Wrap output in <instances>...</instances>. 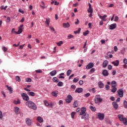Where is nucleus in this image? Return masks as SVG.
<instances>
[{
  "label": "nucleus",
  "instance_id": "nucleus-1",
  "mask_svg": "<svg viewBox=\"0 0 127 127\" xmlns=\"http://www.w3.org/2000/svg\"><path fill=\"white\" fill-rule=\"evenodd\" d=\"M26 105L27 107H28L30 109H32V110H36L37 109V107H36V105L35 103L31 101H28L26 103Z\"/></svg>",
  "mask_w": 127,
  "mask_h": 127
},
{
  "label": "nucleus",
  "instance_id": "nucleus-2",
  "mask_svg": "<svg viewBox=\"0 0 127 127\" xmlns=\"http://www.w3.org/2000/svg\"><path fill=\"white\" fill-rule=\"evenodd\" d=\"M118 117L120 121L123 122L124 125H125V126H127V120L126 118H124V116H123V115H118Z\"/></svg>",
  "mask_w": 127,
  "mask_h": 127
},
{
  "label": "nucleus",
  "instance_id": "nucleus-3",
  "mask_svg": "<svg viewBox=\"0 0 127 127\" xmlns=\"http://www.w3.org/2000/svg\"><path fill=\"white\" fill-rule=\"evenodd\" d=\"M94 102L95 104H99V103H102V102H103V99L101 98V96H100V95H97L95 97Z\"/></svg>",
  "mask_w": 127,
  "mask_h": 127
},
{
  "label": "nucleus",
  "instance_id": "nucleus-4",
  "mask_svg": "<svg viewBox=\"0 0 127 127\" xmlns=\"http://www.w3.org/2000/svg\"><path fill=\"white\" fill-rule=\"evenodd\" d=\"M21 96L23 98V99L26 102H28L29 101V96L26 94V93H23L21 94Z\"/></svg>",
  "mask_w": 127,
  "mask_h": 127
},
{
  "label": "nucleus",
  "instance_id": "nucleus-5",
  "mask_svg": "<svg viewBox=\"0 0 127 127\" xmlns=\"http://www.w3.org/2000/svg\"><path fill=\"white\" fill-rule=\"evenodd\" d=\"M86 111L87 109L85 107H82L80 109V112L79 113V116H83L86 114Z\"/></svg>",
  "mask_w": 127,
  "mask_h": 127
},
{
  "label": "nucleus",
  "instance_id": "nucleus-6",
  "mask_svg": "<svg viewBox=\"0 0 127 127\" xmlns=\"http://www.w3.org/2000/svg\"><path fill=\"white\" fill-rule=\"evenodd\" d=\"M105 118V115L103 113H98L97 119H99L100 121H103Z\"/></svg>",
  "mask_w": 127,
  "mask_h": 127
},
{
  "label": "nucleus",
  "instance_id": "nucleus-7",
  "mask_svg": "<svg viewBox=\"0 0 127 127\" xmlns=\"http://www.w3.org/2000/svg\"><path fill=\"white\" fill-rule=\"evenodd\" d=\"M67 99H65V101L67 103V104H70L71 102H72V96L68 95L67 97Z\"/></svg>",
  "mask_w": 127,
  "mask_h": 127
},
{
  "label": "nucleus",
  "instance_id": "nucleus-8",
  "mask_svg": "<svg viewBox=\"0 0 127 127\" xmlns=\"http://www.w3.org/2000/svg\"><path fill=\"white\" fill-rule=\"evenodd\" d=\"M118 94L119 96V97H120V98H122V97H124V91L123 90V89H119L118 91Z\"/></svg>",
  "mask_w": 127,
  "mask_h": 127
},
{
  "label": "nucleus",
  "instance_id": "nucleus-9",
  "mask_svg": "<svg viewBox=\"0 0 127 127\" xmlns=\"http://www.w3.org/2000/svg\"><path fill=\"white\" fill-rule=\"evenodd\" d=\"M99 17L102 19V21H107V19L106 18L107 17V15L105 14L104 16H101V15H98Z\"/></svg>",
  "mask_w": 127,
  "mask_h": 127
},
{
  "label": "nucleus",
  "instance_id": "nucleus-10",
  "mask_svg": "<svg viewBox=\"0 0 127 127\" xmlns=\"http://www.w3.org/2000/svg\"><path fill=\"white\" fill-rule=\"evenodd\" d=\"M25 121H26V124L27 125V126H31V123H32L31 119L28 118L26 119Z\"/></svg>",
  "mask_w": 127,
  "mask_h": 127
},
{
  "label": "nucleus",
  "instance_id": "nucleus-11",
  "mask_svg": "<svg viewBox=\"0 0 127 127\" xmlns=\"http://www.w3.org/2000/svg\"><path fill=\"white\" fill-rule=\"evenodd\" d=\"M116 27H117V24L114 23L110 25L109 29H110L111 30H113L114 29H115Z\"/></svg>",
  "mask_w": 127,
  "mask_h": 127
},
{
  "label": "nucleus",
  "instance_id": "nucleus-12",
  "mask_svg": "<svg viewBox=\"0 0 127 127\" xmlns=\"http://www.w3.org/2000/svg\"><path fill=\"white\" fill-rule=\"evenodd\" d=\"M22 27H23V25H21L19 27L18 31L16 32V34H20L22 32Z\"/></svg>",
  "mask_w": 127,
  "mask_h": 127
},
{
  "label": "nucleus",
  "instance_id": "nucleus-13",
  "mask_svg": "<svg viewBox=\"0 0 127 127\" xmlns=\"http://www.w3.org/2000/svg\"><path fill=\"white\" fill-rule=\"evenodd\" d=\"M112 106H113L114 108H115V110H118V109L119 108V105L116 102H113L112 103Z\"/></svg>",
  "mask_w": 127,
  "mask_h": 127
},
{
  "label": "nucleus",
  "instance_id": "nucleus-14",
  "mask_svg": "<svg viewBox=\"0 0 127 127\" xmlns=\"http://www.w3.org/2000/svg\"><path fill=\"white\" fill-rule=\"evenodd\" d=\"M81 119H84V120H89V115L88 114H84L82 117H81Z\"/></svg>",
  "mask_w": 127,
  "mask_h": 127
},
{
  "label": "nucleus",
  "instance_id": "nucleus-15",
  "mask_svg": "<svg viewBox=\"0 0 127 127\" xmlns=\"http://www.w3.org/2000/svg\"><path fill=\"white\" fill-rule=\"evenodd\" d=\"M93 67H94V64H93V63H90L86 66V68L89 69H91V68H93Z\"/></svg>",
  "mask_w": 127,
  "mask_h": 127
},
{
  "label": "nucleus",
  "instance_id": "nucleus-16",
  "mask_svg": "<svg viewBox=\"0 0 127 127\" xmlns=\"http://www.w3.org/2000/svg\"><path fill=\"white\" fill-rule=\"evenodd\" d=\"M6 88H7V90L9 91V94H12V92L13 89L11 86H8V85H6Z\"/></svg>",
  "mask_w": 127,
  "mask_h": 127
},
{
  "label": "nucleus",
  "instance_id": "nucleus-17",
  "mask_svg": "<svg viewBox=\"0 0 127 127\" xmlns=\"http://www.w3.org/2000/svg\"><path fill=\"white\" fill-rule=\"evenodd\" d=\"M83 92V88H78L75 90V93H78V94H80V93H82Z\"/></svg>",
  "mask_w": 127,
  "mask_h": 127
},
{
  "label": "nucleus",
  "instance_id": "nucleus-18",
  "mask_svg": "<svg viewBox=\"0 0 127 127\" xmlns=\"http://www.w3.org/2000/svg\"><path fill=\"white\" fill-rule=\"evenodd\" d=\"M112 64H113L114 66H118L120 64V61H119V60H116L115 61L112 62Z\"/></svg>",
  "mask_w": 127,
  "mask_h": 127
},
{
  "label": "nucleus",
  "instance_id": "nucleus-19",
  "mask_svg": "<svg viewBox=\"0 0 127 127\" xmlns=\"http://www.w3.org/2000/svg\"><path fill=\"white\" fill-rule=\"evenodd\" d=\"M108 64H109V62L108 61H104L102 64V66L103 68H106L107 66H108Z\"/></svg>",
  "mask_w": 127,
  "mask_h": 127
},
{
  "label": "nucleus",
  "instance_id": "nucleus-20",
  "mask_svg": "<svg viewBox=\"0 0 127 127\" xmlns=\"http://www.w3.org/2000/svg\"><path fill=\"white\" fill-rule=\"evenodd\" d=\"M102 75L105 76H109V72L107 70L105 69L102 72Z\"/></svg>",
  "mask_w": 127,
  "mask_h": 127
},
{
  "label": "nucleus",
  "instance_id": "nucleus-21",
  "mask_svg": "<svg viewBox=\"0 0 127 127\" xmlns=\"http://www.w3.org/2000/svg\"><path fill=\"white\" fill-rule=\"evenodd\" d=\"M56 74H57V71H56V70H54L52 71L51 72H50V75H51V76H55Z\"/></svg>",
  "mask_w": 127,
  "mask_h": 127
},
{
  "label": "nucleus",
  "instance_id": "nucleus-22",
  "mask_svg": "<svg viewBox=\"0 0 127 127\" xmlns=\"http://www.w3.org/2000/svg\"><path fill=\"white\" fill-rule=\"evenodd\" d=\"M52 95L53 96V97H55V98H57V96L58 95V91H53L52 93Z\"/></svg>",
  "mask_w": 127,
  "mask_h": 127
},
{
  "label": "nucleus",
  "instance_id": "nucleus-23",
  "mask_svg": "<svg viewBox=\"0 0 127 127\" xmlns=\"http://www.w3.org/2000/svg\"><path fill=\"white\" fill-rule=\"evenodd\" d=\"M112 88L117 87V82L116 81H113L111 82Z\"/></svg>",
  "mask_w": 127,
  "mask_h": 127
},
{
  "label": "nucleus",
  "instance_id": "nucleus-24",
  "mask_svg": "<svg viewBox=\"0 0 127 127\" xmlns=\"http://www.w3.org/2000/svg\"><path fill=\"white\" fill-rule=\"evenodd\" d=\"M100 89H103L104 88V83L102 81H99L98 83Z\"/></svg>",
  "mask_w": 127,
  "mask_h": 127
},
{
  "label": "nucleus",
  "instance_id": "nucleus-25",
  "mask_svg": "<svg viewBox=\"0 0 127 127\" xmlns=\"http://www.w3.org/2000/svg\"><path fill=\"white\" fill-rule=\"evenodd\" d=\"M63 25L65 28H68V27H70V24L69 23V22H67L66 23H63Z\"/></svg>",
  "mask_w": 127,
  "mask_h": 127
},
{
  "label": "nucleus",
  "instance_id": "nucleus-26",
  "mask_svg": "<svg viewBox=\"0 0 127 127\" xmlns=\"http://www.w3.org/2000/svg\"><path fill=\"white\" fill-rule=\"evenodd\" d=\"M37 120L38 121V122H39V123H43V118L40 116L37 117Z\"/></svg>",
  "mask_w": 127,
  "mask_h": 127
},
{
  "label": "nucleus",
  "instance_id": "nucleus-27",
  "mask_svg": "<svg viewBox=\"0 0 127 127\" xmlns=\"http://www.w3.org/2000/svg\"><path fill=\"white\" fill-rule=\"evenodd\" d=\"M19 111V108L17 107H14V112L16 114V115H18V111Z\"/></svg>",
  "mask_w": 127,
  "mask_h": 127
},
{
  "label": "nucleus",
  "instance_id": "nucleus-28",
  "mask_svg": "<svg viewBox=\"0 0 127 127\" xmlns=\"http://www.w3.org/2000/svg\"><path fill=\"white\" fill-rule=\"evenodd\" d=\"M28 95L29 96H31V97H34V96H35V93L32 91H31V92H28Z\"/></svg>",
  "mask_w": 127,
  "mask_h": 127
},
{
  "label": "nucleus",
  "instance_id": "nucleus-29",
  "mask_svg": "<svg viewBox=\"0 0 127 127\" xmlns=\"http://www.w3.org/2000/svg\"><path fill=\"white\" fill-rule=\"evenodd\" d=\"M53 81L55 83H58L59 82V79H58L57 77H55L53 78Z\"/></svg>",
  "mask_w": 127,
  "mask_h": 127
},
{
  "label": "nucleus",
  "instance_id": "nucleus-30",
  "mask_svg": "<svg viewBox=\"0 0 127 127\" xmlns=\"http://www.w3.org/2000/svg\"><path fill=\"white\" fill-rule=\"evenodd\" d=\"M123 63H124V65H123L124 68H127V59H124L123 61Z\"/></svg>",
  "mask_w": 127,
  "mask_h": 127
},
{
  "label": "nucleus",
  "instance_id": "nucleus-31",
  "mask_svg": "<svg viewBox=\"0 0 127 127\" xmlns=\"http://www.w3.org/2000/svg\"><path fill=\"white\" fill-rule=\"evenodd\" d=\"M13 103L15 105H18V104H20V100H19V99H17V101L14 100L13 101Z\"/></svg>",
  "mask_w": 127,
  "mask_h": 127
},
{
  "label": "nucleus",
  "instance_id": "nucleus-32",
  "mask_svg": "<svg viewBox=\"0 0 127 127\" xmlns=\"http://www.w3.org/2000/svg\"><path fill=\"white\" fill-rule=\"evenodd\" d=\"M78 107V101H75L73 103V108H77Z\"/></svg>",
  "mask_w": 127,
  "mask_h": 127
},
{
  "label": "nucleus",
  "instance_id": "nucleus-33",
  "mask_svg": "<svg viewBox=\"0 0 127 127\" xmlns=\"http://www.w3.org/2000/svg\"><path fill=\"white\" fill-rule=\"evenodd\" d=\"M81 32V28H79L77 31H75L74 32V34H78Z\"/></svg>",
  "mask_w": 127,
  "mask_h": 127
},
{
  "label": "nucleus",
  "instance_id": "nucleus-34",
  "mask_svg": "<svg viewBox=\"0 0 127 127\" xmlns=\"http://www.w3.org/2000/svg\"><path fill=\"white\" fill-rule=\"evenodd\" d=\"M89 108L91 110V111H92V112H96V108H95V107H94L92 106H90Z\"/></svg>",
  "mask_w": 127,
  "mask_h": 127
},
{
  "label": "nucleus",
  "instance_id": "nucleus-35",
  "mask_svg": "<svg viewBox=\"0 0 127 127\" xmlns=\"http://www.w3.org/2000/svg\"><path fill=\"white\" fill-rule=\"evenodd\" d=\"M71 73H72V70L71 69H68L66 72V76H70Z\"/></svg>",
  "mask_w": 127,
  "mask_h": 127
},
{
  "label": "nucleus",
  "instance_id": "nucleus-36",
  "mask_svg": "<svg viewBox=\"0 0 127 127\" xmlns=\"http://www.w3.org/2000/svg\"><path fill=\"white\" fill-rule=\"evenodd\" d=\"M44 105L46 106V107H49V103L46 100L44 101Z\"/></svg>",
  "mask_w": 127,
  "mask_h": 127
},
{
  "label": "nucleus",
  "instance_id": "nucleus-37",
  "mask_svg": "<svg viewBox=\"0 0 127 127\" xmlns=\"http://www.w3.org/2000/svg\"><path fill=\"white\" fill-rule=\"evenodd\" d=\"M6 8H7V6H5L4 7V6L2 5V6H0V9L1 10L4 9V10H6Z\"/></svg>",
  "mask_w": 127,
  "mask_h": 127
},
{
  "label": "nucleus",
  "instance_id": "nucleus-38",
  "mask_svg": "<svg viewBox=\"0 0 127 127\" xmlns=\"http://www.w3.org/2000/svg\"><path fill=\"white\" fill-rule=\"evenodd\" d=\"M57 86H58V87H62V86H63V82L62 81H60L58 83Z\"/></svg>",
  "mask_w": 127,
  "mask_h": 127
},
{
  "label": "nucleus",
  "instance_id": "nucleus-39",
  "mask_svg": "<svg viewBox=\"0 0 127 127\" xmlns=\"http://www.w3.org/2000/svg\"><path fill=\"white\" fill-rule=\"evenodd\" d=\"M62 44H63V41H60L59 42L57 43V45H58V46H61Z\"/></svg>",
  "mask_w": 127,
  "mask_h": 127
},
{
  "label": "nucleus",
  "instance_id": "nucleus-40",
  "mask_svg": "<svg viewBox=\"0 0 127 127\" xmlns=\"http://www.w3.org/2000/svg\"><path fill=\"white\" fill-rule=\"evenodd\" d=\"M89 34V30H87L86 32L83 33L84 36H87Z\"/></svg>",
  "mask_w": 127,
  "mask_h": 127
},
{
  "label": "nucleus",
  "instance_id": "nucleus-41",
  "mask_svg": "<svg viewBox=\"0 0 127 127\" xmlns=\"http://www.w3.org/2000/svg\"><path fill=\"white\" fill-rule=\"evenodd\" d=\"M25 81H26V82H27V83H29V82H31V81H32V80H31V78H26L25 79Z\"/></svg>",
  "mask_w": 127,
  "mask_h": 127
},
{
  "label": "nucleus",
  "instance_id": "nucleus-42",
  "mask_svg": "<svg viewBox=\"0 0 127 127\" xmlns=\"http://www.w3.org/2000/svg\"><path fill=\"white\" fill-rule=\"evenodd\" d=\"M75 115H76V112H72L71 113V119H74V117Z\"/></svg>",
  "mask_w": 127,
  "mask_h": 127
},
{
  "label": "nucleus",
  "instance_id": "nucleus-43",
  "mask_svg": "<svg viewBox=\"0 0 127 127\" xmlns=\"http://www.w3.org/2000/svg\"><path fill=\"white\" fill-rule=\"evenodd\" d=\"M111 92H112V93H115V92H117V87H112Z\"/></svg>",
  "mask_w": 127,
  "mask_h": 127
},
{
  "label": "nucleus",
  "instance_id": "nucleus-44",
  "mask_svg": "<svg viewBox=\"0 0 127 127\" xmlns=\"http://www.w3.org/2000/svg\"><path fill=\"white\" fill-rule=\"evenodd\" d=\"M87 11L89 13H93V8H88V9L87 10Z\"/></svg>",
  "mask_w": 127,
  "mask_h": 127
},
{
  "label": "nucleus",
  "instance_id": "nucleus-45",
  "mask_svg": "<svg viewBox=\"0 0 127 127\" xmlns=\"http://www.w3.org/2000/svg\"><path fill=\"white\" fill-rule=\"evenodd\" d=\"M16 80L17 81V82H20L21 81L20 77L18 76H16Z\"/></svg>",
  "mask_w": 127,
  "mask_h": 127
},
{
  "label": "nucleus",
  "instance_id": "nucleus-46",
  "mask_svg": "<svg viewBox=\"0 0 127 127\" xmlns=\"http://www.w3.org/2000/svg\"><path fill=\"white\" fill-rule=\"evenodd\" d=\"M71 38H74V36H73V35L70 34L67 36V39H71Z\"/></svg>",
  "mask_w": 127,
  "mask_h": 127
},
{
  "label": "nucleus",
  "instance_id": "nucleus-47",
  "mask_svg": "<svg viewBox=\"0 0 127 127\" xmlns=\"http://www.w3.org/2000/svg\"><path fill=\"white\" fill-rule=\"evenodd\" d=\"M12 34L15 33L16 34V31H15V28H12L11 31Z\"/></svg>",
  "mask_w": 127,
  "mask_h": 127
},
{
  "label": "nucleus",
  "instance_id": "nucleus-48",
  "mask_svg": "<svg viewBox=\"0 0 127 127\" xmlns=\"http://www.w3.org/2000/svg\"><path fill=\"white\" fill-rule=\"evenodd\" d=\"M2 49L4 52H6V51H7V48H6L5 47H3Z\"/></svg>",
  "mask_w": 127,
  "mask_h": 127
},
{
  "label": "nucleus",
  "instance_id": "nucleus-49",
  "mask_svg": "<svg viewBox=\"0 0 127 127\" xmlns=\"http://www.w3.org/2000/svg\"><path fill=\"white\" fill-rule=\"evenodd\" d=\"M79 81V79H77L76 78H73V83H77Z\"/></svg>",
  "mask_w": 127,
  "mask_h": 127
},
{
  "label": "nucleus",
  "instance_id": "nucleus-50",
  "mask_svg": "<svg viewBox=\"0 0 127 127\" xmlns=\"http://www.w3.org/2000/svg\"><path fill=\"white\" fill-rule=\"evenodd\" d=\"M90 96H91V94H90V93H87L84 94V97H86L87 98H88V97H90Z\"/></svg>",
  "mask_w": 127,
  "mask_h": 127
},
{
  "label": "nucleus",
  "instance_id": "nucleus-51",
  "mask_svg": "<svg viewBox=\"0 0 127 127\" xmlns=\"http://www.w3.org/2000/svg\"><path fill=\"white\" fill-rule=\"evenodd\" d=\"M18 11L19 12H20V13H22V14H24V11L22 10V9H19Z\"/></svg>",
  "mask_w": 127,
  "mask_h": 127
},
{
  "label": "nucleus",
  "instance_id": "nucleus-52",
  "mask_svg": "<svg viewBox=\"0 0 127 127\" xmlns=\"http://www.w3.org/2000/svg\"><path fill=\"white\" fill-rule=\"evenodd\" d=\"M108 70H112V69H113V66H112V65L111 64L108 65Z\"/></svg>",
  "mask_w": 127,
  "mask_h": 127
},
{
  "label": "nucleus",
  "instance_id": "nucleus-53",
  "mask_svg": "<svg viewBox=\"0 0 127 127\" xmlns=\"http://www.w3.org/2000/svg\"><path fill=\"white\" fill-rule=\"evenodd\" d=\"M2 112H1V111H0V120H2Z\"/></svg>",
  "mask_w": 127,
  "mask_h": 127
},
{
  "label": "nucleus",
  "instance_id": "nucleus-54",
  "mask_svg": "<svg viewBox=\"0 0 127 127\" xmlns=\"http://www.w3.org/2000/svg\"><path fill=\"white\" fill-rule=\"evenodd\" d=\"M49 22H50V19H49V18L46 19V23H47V24L49 25Z\"/></svg>",
  "mask_w": 127,
  "mask_h": 127
},
{
  "label": "nucleus",
  "instance_id": "nucleus-55",
  "mask_svg": "<svg viewBox=\"0 0 127 127\" xmlns=\"http://www.w3.org/2000/svg\"><path fill=\"white\" fill-rule=\"evenodd\" d=\"M124 107L126 109H127V101H124Z\"/></svg>",
  "mask_w": 127,
  "mask_h": 127
},
{
  "label": "nucleus",
  "instance_id": "nucleus-56",
  "mask_svg": "<svg viewBox=\"0 0 127 127\" xmlns=\"http://www.w3.org/2000/svg\"><path fill=\"white\" fill-rule=\"evenodd\" d=\"M119 20V17L118 16H115L114 21L116 22Z\"/></svg>",
  "mask_w": 127,
  "mask_h": 127
},
{
  "label": "nucleus",
  "instance_id": "nucleus-57",
  "mask_svg": "<svg viewBox=\"0 0 127 127\" xmlns=\"http://www.w3.org/2000/svg\"><path fill=\"white\" fill-rule=\"evenodd\" d=\"M105 88H106V90H107V91H109V90L110 89V86H109L108 85H106L105 86Z\"/></svg>",
  "mask_w": 127,
  "mask_h": 127
},
{
  "label": "nucleus",
  "instance_id": "nucleus-58",
  "mask_svg": "<svg viewBox=\"0 0 127 127\" xmlns=\"http://www.w3.org/2000/svg\"><path fill=\"white\" fill-rule=\"evenodd\" d=\"M50 29L54 32V33H56V31H55V29L54 27H50Z\"/></svg>",
  "mask_w": 127,
  "mask_h": 127
},
{
  "label": "nucleus",
  "instance_id": "nucleus-59",
  "mask_svg": "<svg viewBox=\"0 0 127 127\" xmlns=\"http://www.w3.org/2000/svg\"><path fill=\"white\" fill-rule=\"evenodd\" d=\"M83 84H84V82L83 81V80H80L79 82V84L80 85V86H82Z\"/></svg>",
  "mask_w": 127,
  "mask_h": 127
},
{
  "label": "nucleus",
  "instance_id": "nucleus-60",
  "mask_svg": "<svg viewBox=\"0 0 127 127\" xmlns=\"http://www.w3.org/2000/svg\"><path fill=\"white\" fill-rule=\"evenodd\" d=\"M53 105H54V103L51 102L49 106H50V108H53Z\"/></svg>",
  "mask_w": 127,
  "mask_h": 127
},
{
  "label": "nucleus",
  "instance_id": "nucleus-61",
  "mask_svg": "<svg viewBox=\"0 0 127 127\" xmlns=\"http://www.w3.org/2000/svg\"><path fill=\"white\" fill-rule=\"evenodd\" d=\"M36 73H42L41 69H38L36 70Z\"/></svg>",
  "mask_w": 127,
  "mask_h": 127
},
{
  "label": "nucleus",
  "instance_id": "nucleus-62",
  "mask_svg": "<svg viewBox=\"0 0 127 127\" xmlns=\"http://www.w3.org/2000/svg\"><path fill=\"white\" fill-rule=\"evenodd\" d=\"M90 72L91 73H94L95 72V68H92L90 69Z\"/></svg>",
  "mask_w": 127,
  "mask_h": 127
},
{
  "label": "nucleus",
  "instance_id": "nucleus-63",
  "mask_svg": "<svg viewBox=\"0 0 127 127\" xmlns=\"http://www.w3.org/2000/svg\"><path fill=\"white\" fill-rule=\"evenodd\" d=\"M7 22L8 23H9L10 22V17H7Z\"/></svg>",
  "mask_w": 127,
  "mask_h": 127
},
{
  "label": "nucleus",
  "instance_id": "nucleus-64",
  "mask_svg": "<svg viewBox=\"0 0 127 127\" xmlns=\"http://www.w3.org/2000/svg\"><path fill=\"white\" fill-rule=\"evenodd\" d=\"M71 89H76V85H72L71 86Z\"/></svg>",
  "mask_w": 127,
  "mask_h": 127
}]
</instances>
